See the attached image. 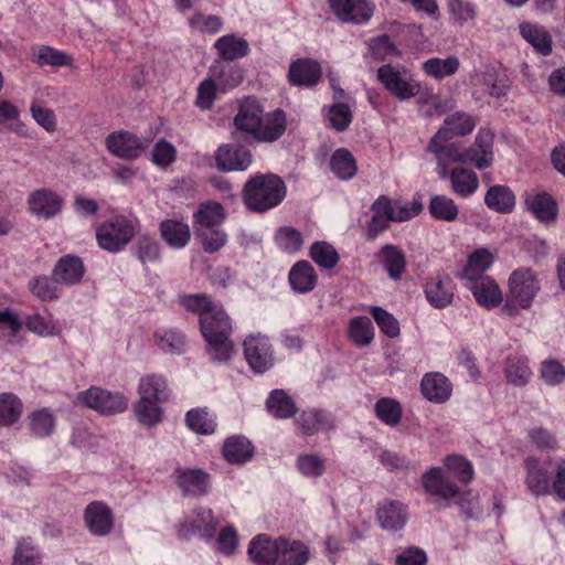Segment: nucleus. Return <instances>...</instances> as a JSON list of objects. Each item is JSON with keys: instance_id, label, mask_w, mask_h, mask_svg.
Listing matches in <instances>:
<instances>
[{"instance_id": "nucleus-51", "label": "nucleus", "mask_w": 565, "mask_h": 565, "mask_svg": "<svg viewBox=\"0 0 565 565\" xmlns=\"http://www.w3.org/2000/svg\"><path fill=\"white\" fill-rule=\"evenodd\" d=\"M268 412L276 418H289L296 413L292 398L282 390H275L266 402Z\"/></svg>"}, {"instance_id": "nucleus-60", "label": "nucleus", "mask_w": 565, "mask_h": 565, "mask_svg": "<svg viewBox=\"0 0 565 565\" xmlns=\"http://www.w3.org/2000/svg\"><path fill=\"white\" fill-rule=\"evenodd\" d=\"M429 212L435 220L452 222L458 216V206L446 195H435L429 202Z\"/></svg>"}, {"instance_id": "nucleus-6", "label": "nucleus", "mask_w": 565, "mask_h": 565, "mask_svg": "<svg viewBox=\"0 0 565 565\" xmlns=\"http://www.w3.org/2000/svg\"><path fill=\"white\" fill-rule=\"evenodd\" d=\"M138 228L139 221L136 216L113 215L96 228L98 246L109 253H119L130 243Z\"/></svg>"}, {"instance_id": "nucleus-36", "label": "nucleus", "mask_w": 565, "mask_h": 565, "mask_svg": "<svg viewBox=\"0 0 565 565\" xmlns=\"http://www.w3.org/2000/svg\"><path fill=\"white\" fill-rule=\"evenodd\" d=\"M210 75L217 82L218 89L223 92L235 88L243 81V71L238 66L220 60L211 65Z\"/></svg>"}, {"instance_id": "nucleus-2", "label": "nucleus", "mask_w": 565, "mask_h": 565, "mask_svg": "<svg viewBox=\"0 0 565 565\" xmlns=\"http://www.w3.org/2000/svg\"><path fill=\"white\" fill-rule=\"evenodd\" d=\"M200 327L210 358L220 363L228 361L234 353L232 322L223 307L217 303L210 312L203 313Z\"/></svg>"}, {"instance_id": "nucleus-7", "label": "nucleus", "mask_w": 565, "mask_h": 565, "mask_svg": "<svg viewBox=\"0 0 565 565\" xmlns=\"http://www.w3.org/2000/svg\"><path fill=\"white\" fill-rule=\"evenodd\" d=\"M377 78L386 90L399 100L415 97L420 90V84L404 66L385 64L377 70Z\"/></svg>"}, {"instance_id": "nucleus-43", "label": "nucleus", "mask_w": 565, "mask_h": 565, "mask_svg": "<svg viewBox=\"0 0 565 565\" xmlns=\"http://www.w3.org/2000/svg\"><path fill=\"white\" fill-rule=\"evenodd\" d=\"M214 47L225 63L244 57L248 53V43L235 34L221 36L214 43Z\"/></svg>"}, {"instance_id": "nucleus-11", "label": "nucleus", "mask_w": 565, "mask_h": 565, "mask_svg": "<svg viewBox=\"0 0 565 565\" xmlns=\"http://www.w3.org/2000/svg\"><path fill=\"white\" fill-rule=\"evenodd\" d=\"M329 8L342 23L364 25L374 15L373 0H328Z\"/></svg>"}, {"instance_id": "nucleus-34", "label": "nucleus", "mask_w": 565, "mask_h": 565, "mask_svg": "<svg viewBox=\"0 0 565 565\" xmlns=\"http://www.w3.org/2000/svg\"><path fill=\"white\" fill-rule=\"evenodd\" d=\"M522 38L541 55L547 56L552 53V38L544 26L522 22L519 25Z\"/></svg>"}, {"instance_id": "nucleus-26", "label": "nucleus", "mask_w": 565, "mask_h": 565, "mask_svg": "<svg viewBox=\"0 0 565 565\" xmlns=\"http://www.w3.org/2000/svg\"><path fill=\"white\" fill-rule=\"evenodd\" d=\"M277 565H306L310 557V547L300 540L279 536Z\"/></svg>"}, {"instance_id": "nucleus-8", "label": "nucleus", "mask_w": 565, "mask_h": 565, "mask_svg": "<svg viewBox=\"0 0 565 565\" xmlns=\"http://www.w3.org/2000/svg\"><path fill=\"white\" fill-rule=\"evenodd\" d=\"M75 403L103 415L120 414L128 407V399L122 393L111 392L99 386L79 392Z\"/></svg>"}, {"instance_id": "nucleus-64", "label": "nucleus", "mask_w": 565, "mask_h": 565, "mask_svg": "<svg viewBox=\"0 0 565 565\" xmlns=\"http://www.w3.org/2000/svg\"><path fill=\"white\" fill-rule=\"evenodd\" d=\"M310 257L312 260L324 269L333 268L338 260L339 255L332 245L326 242H316L310 247Z\"/></svg>"}, {"instance_id": "nucleus-10", "label": "nucleus", "mask_w": 565, "mask_h": 565, "mask_svg": "<svg viewBox=\"0 0 565 565\" xmlns=\"http://www.w3.org/2000/svg\"><path fill=\"white\" fill-rule=\"evenodd\" d=\"M218 520L209 508H196L186 514L178 526V534L183 539L198 535L205 541L213 539Z\"/></svg>"}, {"instance_id": "nucleus-3", "label": "nucleus", "mask_w": 565, "mask_h": 565, "mask_svg": "<svg viewBox=\"0 0 565 565\" xmlns=\"http://www.w3.org/2000/svg\"><path fill=\"white\" fill-rule=\"evenodd\" d=\"M540 291L541 284L532 268L514 269L508 278V294L501 308L502 313L514 317L520 310H529Z\"/></svg>"}, {"instance_id": "nucleus-46", "label": "nucleus", "mask_w": 565, "mask_h": 565, "mask_svg": "<svg viewBox=\"0 0 565 565\" xmlns=\"http://www.w3.org/2000/svg\"><path fill=\"white\" fill-rule=\"evenodd\" d=\"M449 178L452 191L461 198H469L479 186L478 175L465 168L452 169Z\"/></svg>"}, {"instance_id": "nucleus-1", "label": "nucleus", "mask_w": 565, "mask_h": 565, "mask_svg": "<svg viewBox=\"0 0 565 565\" xmlns=\"http://www.w3.org/2000/svg\"><path fill=\"white\" fill-rule=\"evenodd\" d=\"M234 126L237 130L252 136L257 142H274L286 130V115L281 109L265 113L259 100L246 97L238 102Z\"/></svg>"}, {"instance_id": "nucleus-54", "label": "nucleus", "mask_w": 565, "mask_h": 565, "mask_svg": "<svg viewBox=\"0 0 565 565\" xmlns=\"http://www.w3.org/2000/svg\"><path fill=\"white\" fill-rule=\"evenodd\" d=\"M348 331L350 339L358 347L369 345L374 339V327L367 317L352 318Z\"/></svg>"}, {"instance_id": "nucleus-44", "label": "nucleus", "mask_w": 565, "mask_h": 565, "mask_svg": "<svg viewBox=\"0 0 565 565\" xmlns=\"http://www.w3.org/2000/svg\"><path fill=\"white\" fill-rule=\"evenodd\" d=\"M134 413L137 420L147 427L157 426L164 416L161 403L141 396L134 405Z\"/></svg>"}, {"instance_id": "nucleus-53", "label": "nucleus", "mask_w": 565, "mask_h": 565, "mask_svg": "<svg viewBox=\"0 0 565 565\" xmlns=\"http://www.w3.org/2000/svg\"><path fill=\"white\" fill-rule=\"evenodd\" d=\"M296 467L303 477L317 479L324 475L327 460L318 454H300L296 459Z\"/></svg>"}, {"instance_id": "nucleus-20", "label": "nucleus", "mask_w": 565, "mask_h": 565, "mask_svg": "<svg viewBox=\"0 0 565 565\" xmlns=\"http://www.w3.org/2000/svg\"><path fill=\"white\" fill-rule=\"evenodd\" d=\"M493 162V134L480 129L475 142L466 150V163L475 166L479 170L489 168Z\"/></svg>"}, {"instance_id": "nucleus-33", "label": "nucleus", "mask_w": 565, "mask_h": 565, "mask_svg": "<svg viewBox=\"0 0 565 565\" xmlns=\"http://www.w3.org/2000/svg\"><path fill=\"white\" fill-rule=\"evenodd\" d=\"M222 454L228 463L239 465L253 457L254 447L245 436L234 435L225 439Z\"/></svg>"}, {"instance_id": "nucleus-48", "label": "nucleus", "mask_w": 565, "mask_h": 565, "mask_svg": "<svg viewBox=\"0 0 565 565\" xmlns=\"http://www.w3.org/2000/svg\"><path fill=\"white\" fill-rule=\"evenodd\" d=\"M188 24L192 33L215 35L223 29L224 21L220 15L195 11L188 19Z\"/></svg>"}, {"instance_id": "nucleus-4", "label": "nucleus", "mask_w": 565, "mask_h": 565, "mask_svg": "<svg viewBox=\"0 0 565 565\" xmlns=\"http://www.w3.org/2000/svg\"><path fill=\"white\" fill-rule=\"evenodd\" d=\"M286 196V185L276 174L252 177L244 185L243 201L253 212H266L277 206Z\"/></svg>"}, {"instance_id": "nucleus-49", "label": "nucleus", "mask_w": 565, "mask_h": 565, "mask_svg": "<svg viewBox=\"0 0 565 565\" xmlns=\"http://www.w3.org/2000/svg\"><path fill=\"white\" fill-rule=\"evenodd\" d=\"M331 171L341 180L352 179L358 171L353 154L344 148L337 149L330 159Z\"/></svg>"}, {"instance_id": "nucleus-30", "label": "nucleus", "mask_w": 565, "mask_h": 565, "mask_svg": "<svg viewBox=\"0 0 565 565\" xmlns=\"http://www.w3.org/2000/svg\"><path fill=\"white\" fill-rule=\"evenodd\" d=\"M138 395L164 404L169 401L170 388L167 379L160 374H148L138 383Z\"/></svg>"}, {"instance_id": "nucleus-57", "label": "nucleus", "mask_w": 565, "mask_h": 565, "mask_svg": "<svg viewBox=\"0 0 565 565\" xmlns=\"http://www.w3.org/2000/svg\"><path fill=\"white\" fill-rule=\"evenodd\" d=\"M380 260L392 279H398L405 268L404 254L393 245H385L380 252Z\"/></svg>"}, {"instance_id": "nucleus-28", "label": "nucleus", "mask_w": 565, "mask_h": 565, "mask_svg": "<svg viewBox=\"0 0 565 565\" xmlns=\"http://www.w3.org/2000/svg\"><path fill=\"white\" fill-rule=\"evenodd\" d=\"M288 281L292 291L308 294L316 288L318 276L309 262L299 260L290 268Z\"/></svg>"}, {"instance_id": "nucleus-27", "label": "nucleus", "mask_w": 565, "mask_h": 565, "mask_svg": "<svg viewBox=\"0 0 565 565\" xmlns=\"http://www.w3.org/2000/svg\"><path fill=\"white\" fill-rule=\"evenodd\" d=\"M376 516L382 529L397 531L407 522V507L399 501L385 500L380 503Z\"/></svg>"}, {"instance_id": "nucleus-40", "label": "nucleus", "mask_w": 565, "mask_h": 565, "mask_svg": "<svg viewBox=\"0 0 565 565\" xmlns=\"http://www.w3.org/2000/svg\"><path fill=\"white\" fill-rule=\"evenodd\" d=\"M484 203L490 210L507 214L515 206V195L509 186L495 184L488 189Z\"/></svg>"}, {"instance_id": "nucleus-13", "label": "nucleus", "mask_w": 565, "mask_h": 565, "mask_svg": "<svg viewBox=\"0 0 565 565\" xmlns=\"http://www.w3.org/2000/svg\"><path fill=\"white\" fill-rule=\"evenodd\" d=\"M84 525L94 536H106L111 533L115 516L111 509L103 501H93L84 509Z\"/></svg>"}, {"instance_id": "nucleus-12", "label": "nucleus", "mask_w": 565, "mask_h": 565, "mask_svg": "<svg viewBox=\"0 0 565 565\" xmlns=\"http://www.w3.org/2000/svg\"><path fill=\"white\" fill-rule=\"evenodd\" d=\"M445 131L438 130L427 147V150L436 158L437 173L441 179L448 177V164L466 163V150L460 151L454 143H448L451 137L445 136Z\"/></svg>"}, {"instance_id": "nucleus-56", "label": "nucleus", "mask_w": 565, "mask_h": 565, "mask_svg": "<svg viewBox=\"0 0 565 565\" xmlns=\"http://www.w3.org/2000/svg\"><path fill=\"white\" fill-rule=\"evenodd\" d=\"M30 429L36 437L43 438L50 436L55 428L56 419L52 411L41 408L29 415Z\"/></svg>"}, {"instance_id": "nucleus-17", "label": "nucleus", "mask_w": 565, "mask_h": 565, "mask_svg": "<svg viewBox=\"0 0 565 565\" xmlns=\"http://www.w3.org/2000/svg\"><path fill=\"white\" fill-rule=\"evenodd\" d=\"M107 150L122 159H136L147 148V142L128 131H115L106 138Z\"/></svg>"}, {"instance_id": "nucleus-42", "label": "nucleus", "mask_w": 565, "mask_h": 565, "mask_svg": "<svg viewBox=\"0 0 565 565\" xmlns=\"http://www.w3.org/2000/svg\"><path fill=\"white\" fill-rule=\"evenodd\" d=\"M160 233L163 241L175 249L185 247L191 237L189 225L174 220L163 221L160 224Z\"/></svg>"}, {"instance_id": "nucleus-24", "label": "nucleus", "mask_w": 565, "mask_h": 565, "mask_svg": "<svg viewBox=\"0 0 565 565\" xmlns=\"http://www.w3.org/2000/svg\"><path fill=\"white\" fill-rule=\"evenodd\" d=\"M424 291L431 307L444 309L452 303L455 286L449 277L436 276L426 282Z\"/></svg>"}, {"instance_id": "nucleus-35", "label": "nucleus", "mask_w": 565, "mask_h": 565, "mask_svg": "<svg viewBox=\"0 0 565 565\" xmlns=\"http://www.w3.org/2000/svg\"><path fill=\"white\" fill-rule=\"evenodd\" d=\"M529 211L541 222H552L557 215V204L546 192L530 193L525 198Z\"/></svg>"}, {"instance_id": "nucleus-22", "label": "nucleus", "mask_w": 565, "mask_h": 565, "mask_svg": "<svg viewBox=\"0 0 565 565\" xmlns=\"http://www.w3.org/2000/svg\"><path fill=\"white\" fill-rule=\"evenodd\" d=\"M424 489L431 495L451 501L459 497V489L439 467L429 469L422 478Z\"/></svg>"}, {"instance_id": "nucleus-47", "label": "nucleus", "mask_w": 565, "mask_h": 565, "mask_svg": "<svg viewBox=\"0 0 565 565\" xmlns=\"http://www.w3.org/2000/svg\"><path fill=\"white\" fill-rule=\"evenodd\" d=\"M477 120L470 114L465 111H456L447 116L444 120V126L439 130H446L445 136H466L469 135L476 127Z\"/></svg>"}, {"instance_id": "nucleus-31", "label": "nucleus", "mask_w": 565, "mask_h": 565, "mask_svg": "<svg viewBox=\"0 0 565 565\" xmlns=\"http://www.w3.org/2000/svg\"><path fill=\"white\" fill-rule=\"evenodd\" d=\"M85 267L82 259L74 255H65L56 263L53 277L63 285H75L84 276Z\"/></svg>"}, {"instance_id": "nucleus-15", "label": "nucleus", "mask_w": 565, "mask_h": 565, "mask_svg": "<svg viewBox=\"0 0 565 565\" xmlns=\"http://www.w3.org/2000/svg\"><path fill=\"white\" fill-rule=\"evenodd\" d=\"M63 206V199L49 189L32 191L26 199L29 213L42 220H50L56 216Z\"/></svg>"}, {"instance_id": "nucleus-55", "label": "nucleus", "mask_w": 565, "mask_h": 565, "mask_svg": "<svg viewBox=\"0 0 565 565\" xmlns=\"http://www.w3.org/2000/svg\"><path fill=\"white\" fill-rule=\"evenodd\" d=\"M376 417L387 426L398 425L403 409L398 401L391 397L380 398L374 406Z\"/></svg>"}, {"instance_id": "nucleus-16", "label": "nucleus", "mask_w": 565, "mask_h": 565, "mask_svg": "<svg viewBox=\"0 0 565 565\" xmlns=\"http://www.w3.org/2000/svg\"><path fill=\"white\" fill-rule=\"evenodd\" d=\"M524 483L533 495H547L551 492V473L548 465L535 457H527L524 460Z\"/></svg>"}, {"instance_id": "nucleus-39", "label": "nucleus", "mask_w": 565, "mask_h": 565, "mask_svg": "<svg viewBox=\"0 0 565 565\" xmlns=\"http://www.w3.org/2000/svg\"><path fill=\"white\" fill-rule=\"evenodd\" d=\"M473 84L481 86L490 96L497 98L505 96L510 88L507 75L497 72L494 68H487L484 72L477 74Z\"/></svg>"}, {"instance_id": "nucleus-41", "label": "nucleus", "mask_w": 565, "mask_h": 565, "mask_svg": "<svg viewBox=\"0 0 565 565\" xmlns=\"http://www.w3.org/2000/svg\"><path fill=\"white\" fill-rule=\"evenodd\" d=\"M25 328L41 338L57 337L63 331L62 323L52 315L46 317L40 313L29 315L24 318Z\"/></svg>"}, {"instance_id": "nucleus-23", "label": "nucleus", "mask_w": 565, "mask_h": 565, "mask_svg": "<svg viewBox=\"0 0 565 565\" xmlns=\"http://www.w3.org/2000/svg\"><path fill=\"white\" fill-rule=\"evenodd\" d=\"M420 392L429 402L441 404L450 398L452 385L443 373L428 372L422 377Z\"/></svg>"}, {"instance_id": "nucleus-61", "label": "nucleus", "mask_w": 565, "mask_h": 565, "mask_svg": "<svg viewBox=\"0 0 565 565\" xmlns=\"http://www.w3.org/2000/svg\"><path fill=\"white\" fill-rule=\"evenodd\" d=\"M275 242L279 249L287 254L298 253L303 245L302 234L290 226H282L275 234Z\"/></svg>"}, {"instance_id": "nucleus-45", "label": "nucleus", "mask_w": 565, "mask_h": 565, "mask_svg": "<svg viewBox=\"0 0 565 565\" xmlns=\"http://www.w3.org/2000/svg\"><path fill=\"white\" fill-rule=\"evenodd\" d=\"M185 424L200 435H212L216 429V417L207 408H193L185 414Z\"/></svg>"}, {"instance_id": "nucleus-19", "label": "nucleus", "mask_w": 565, "mask_h": 565, "mask_svg": "<svg viewBox=\"0 0 565 565\" xmlns=\"http://www.w3.org/2000/svg\"><path fill=\"white\" fill-rule=\"evenodd\" d=\"M175 482L184 495L203 497L211 488L210 475L200 468L178 469Z\"/></svg>"}, {"instance_id": "nucleus-37", "label": "nucleus", "mask_w": 565, "mask_h": 565, "mask_svg": "<svg viewBox=\"0 0 565 565\" xmlns=\"http://www.w3.org/2000/svg\"><path fill=\"white\" fill-rule=\"evenodd\" d=\"M503 372L507 382L519 387L526 385L533 374L527 358L519 354L511 355L505 360Z\"/></svg>"}, {"instance_id": "nucleus-50", "label": "nucleus", "mask_w": 565, "mask_h": 565, "mask_svg": "<svg viewBox=\"0 0 565 565\" xmlns=\"http://www.w3.org/2000/svg\"><path fill=\"white\" fill-rule=\"evenodd\" d=\"M33 61L40 66H68L72 57L63 51L49 45H39L33 49Z\"/></svg>"}, {"instance_id": "nucleus-29", "label": "nucleus", "mask_w": 565, "mask_h": 565, "mask_svg": "<svg viewBox=\"0 0 565 565\" xmlns=\"http://www.w3.org/2000/svg\"><path fill=\"white\" fill-rule=\"evenodd\" d=\"M226 217L222 204L215 201H205L199 204L193 213V230L220 227Z\"/></svg>"}, {"instance_id": "nucleus-38", "label": "nucleus", "mask_w": 565, "mask_h": 565, "mask_svg": "<svg viewBox=\"0 0 565 565\" xmlns=\"http://www.w3.org/2000/svg\"><path fill=\"white\" fill-rule=\"evenodd\" d=\"M494 262V255L487 248H477L469 257L467 265L462 269L461 278L467 280L477 279L479 277H487L484 275Z\"/></svg>"}, {"instance_id": "nucleus-52", "label": "nucleus", "mask_w": 565, "mask_h": 565, "mask_svg": "<svg viewBox=\"0 0 565 565\" xmlns=\"http://www.w3.org/2000/svg\"><path fill=\"white\" fill-rule=\"evenodd\" d=\"M23 404L12 393L0 394V426L10 427L17 423L22 414Z\"/></svg>"}, {"instance_id": "nucleus-9", "label": "nucleus", "mask_w": 565, "mask_h": 565, "mask_svg": "<svg viewBox=\"0 0 565 565\" xmlns=\"http://www.w3.org/2000/svg\"><path fill=\"white\" fill-rule=\"evenodd\" d=\"M243 349L254 372L264 373L274 366V349L267 335L259 332L248 334L243 342Z\"/></svg>"}, {"instance_id": "nucleus-5", "label": "nucleus", "mask_w": 565, "mask_h": 565, "mask_svg": "<svg viewBox=\"0 0 565 565\" xmlns=\"http://www.w3.org/2000/svg\"><path fill=\"white\" fill-rule=\"evenodd\" d=\"M422 210L423 205L418 201L403 203L382 195L371 206L372 218L369 223L367 235L370 238H375L387 230L391 222L408 221L418 215Z\"/></svg>"}, {"instance_id": "nucleus-14", "label": "nucleus", "mask_w": 565, "mask_h": 565, "mask_svg": "<svg viewBox=\"0 0 565 565\" xmlns=\"http://www.w3.org/2000/svg\"><path fill=\"white\" fill-rule=\"evenodd\" d=\"M465 286L471 291L476 302L487 310H492L504 303L501 287L490 276L467 280Z\"/></svg>"}, {"instance_id": "nucleus-63", "label": "nucleus", "mask_w": 565, "mask_h": 565, "mask_svg": "<svg viewBox=\"0 0 565 565\" xmlns=\"http://www.w3.org/2000/svg\"><path fill=\"white\" fill-rule=\"evenodd\" d=\"M194 234L201 241L203 249L207 253L217 252L226 244L227 241V235L221 226L194 230Z\"/></svg>"}, {"instance_id": "nucleus-58", "label": "nucleus", "mask_w": 565, "mask_h": 565, "mask_svg": "<svg viewBox=\"0 0 565 565\" xmlns=\"http://www.w3.org/2000/svg\"><path fill=\"white\" fill-rule=\"evenodd\" d=\"M447 10L451 19L460 24H473L478 15V8L468 0H448Z\"/></svg>"}, {"instance_id": "nucleus-59", "label": "nucleus", "mask_w": 565, "mask_h": 565, "mask_svg": "<svg viewBox=\"0 0 565 565\" xmlns=\"http://www.w3.org/2000/svg\"><path fill=\"white\" fill-rule=\"evenodd\" d=\"M459 67V60L456 56H448L447 58H429L423 64V68L428 76L436 79L450 76Z\"/></svg>"}, {"instance_id": "nucleus-25", "label": "nucleus", "mask_w": 565, "mask_h": 565, "mask_svg": "<svg viewBox=\"0 0 565 565\" xmlns=\"http://www.w3.org/2000/svg\"><path fill=\"white\" fill-rule=\"evenodd\" d=\"M296 425L302 435L313 436L320 431L331 429L333 427V418L327 411L308 408L302 411L296 418Z\"/></svg>"}, {"instance_id": "nucleus-18", "label": "nucleus", "mask_w": 565, "mask_h": 565, "mask_svg": "<svg viewBox=\"0 0 565 565\" xmlns=\"http://www.w3.org/2000/svg\"><path fill=\"white\" fill-rule=\"evenodd\" d=\"M279 536L271 537L268 534L254 536L247 548L248 559L254 565H277Z\"/></svg>"}, {"instance_id": "nucleus-32", "label": "nucleus", "mask_w": 565, "mask_h": 565, "mask_svg": "<svg viewBox=\"0 0 565 565\" xmlns=\"http://www.w3.org/2000/svg\"><path fill=\"white\" fill-rule=\"evenodd\" d=\"M289 81L297 86L315 85L321 77L320 65L310 58H300L289 67Z\"/></svg>"}, {"instance_id": "nucleus-62", "label": "nucleus", "mask_w": 565, "mask_h": 565, "mask_svg": "<svg viewBox=\"0 0 565 565\" xmlns=\"http://www.w3.org/2000/svg\"><path fill=\"white\" fill-rule=\"evenodd\" d=\"M417 103L419 106V111L425 117L441 115L452 108L451 100L441 98L440 96L433 93L420 95Z\"/></svg>"}, {"instance_id": "nucleus-21", "label": "nucleus", "mask_w": 565, "mask_h": 565, "mask_svg": "<svg viewBox=\"0 0 565 565\" xmlns=\"http://www.w3.org/2000/svg\"><path fill=\"white\" fill-rule=\"evenodd\" d=\"M215 161L221 171H244L252 163V154L244 147L222 145L215 152Z\"/></svg>"}]
</instances>
